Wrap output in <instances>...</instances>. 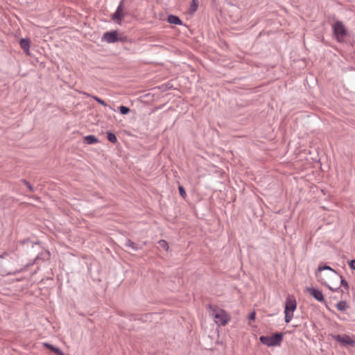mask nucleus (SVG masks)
<instances>
[{
  "label": "nucleus",
  "mask_w": 355,
  "mask_h": 355,
  "mask_svg": "<svg viewBox=\"0 0 355 355\" xmlns=\"http://www.w3.org/2000/svg\"><path fill=\"white\" fill-rule=\"evenodd\" d=\"M306 291L311 295L313 298H315L318 302H324V297L322 291L318 288L314 287H306Z\"/></svg>",
  "instance_id": "9"
},
{
  "label": "nucleus",
  "mask_w": 355,
  "mask_h": 355,
  "mask_svg": "<svg viewBox=\"0 0 355 355\" xmlns=\"http://www.w3.org/2000/svg\"><path fill=\"white\" fill-rule=\"evenodd\" d=\"M334 278H336L337 280L338 279H340V284H337V285H339L340 286H343V287H345V288L347 291H348L349 284H348L347 282L343 277V276L341 275H340L338 273V275H337V277H335Z\"/></svg>",
  "instance_id": "14"
},
{
  "label": "nucleus",
  "mask_w": 355,
  "mask_h": 355,
  "mask_svg": "<svg viewBox=\"0 0 355 355\" xmlns=\"http://www.w3.org/2000/svg\"><path fill=\"white\" fill-rule=\"evenodd\" d=\"M208 307L211 311V315L215 318L216 323L225 326L230 321V315L223 309H217L211 304H209Z\"/></svg>",
  "instance_id": "1"
},
{
  "label": "nucleus",
  "mask_w": 355,
  "mask_h": 355,
  "mask_svg": "<svg viewBox=\"0 0 355 355\" xmlns=\"http://www.w3.org/2000/svg\"><path fill=\"white\" fill-rule=\"evenodd\" d=\"M21 182L28 187L31 192H34L35 189L26 180L22 179Z\"/></svg>",
  "instance_id": "20"
},
{
  "label": "nucleus",
  "mask_w": 355,
  "mask_h": 355,
  "mask_svg": "<svg viewBox=\"0 0 355 355\" xmlns=\"http://www.w3.org/2000/svg\"><path fill=\"white\" fill-rule=\"evenodd\" d=\"M30 44V40L28 38H21L19 41L21 48L26 53L29 51Z\"/></svg>",
  "instance_id": "12"
},
{
  "label": "nucleus",
  "mask_w": 355,
  "mask_h": 355,
  "mask_svg": "<svg viewBox=\"0 0 355 355\" xmlns=\"http://www.w3.org/2000/svg\"><path fill=\"white\" fill-rule=\"evenodd\" d=\"M35 245H40V243H39V242H37V243H35Z\"/></svg>",
  "instance_id": "31"
},
{
  "label": "nucleus",
  "mask_w": 355,
  "mask_h": 355,
  "mask_svg": "<svg viewBox=\"0 0 355 355\" xmlns=\"http://www.w3.org/2000/svg\"><path fill=\"white\" fill-rule=\"evenodd\" d=\"M124 246L128 248H131L133 251H137L141 249V247L134 243L130 239H125Z\"/></svg>",
  "instance_id": "11"
},
{
  "label": "nucleus",
  "mask_w": 355,
  "mask_h": 355,
  "mask_svg": "<svg viewBox=\"0 0 355 355\" xmlns=\"http://www.w3.org/2000/svg\"><path fill=\"white\" fill-rule=\"evenodd\" d=\"M128 15V12H126L125 10H124V17Z\"/></svg>",
  "instance_id": "30"
},
{
  "label": "nucleus",
  "mask_w": 355,
  "mask_h": 355,
  "mask_svg": "<svg viewBox=\"0 0 355 355\" xmlns=\"http://www.w3.org/2000/svg\"><path fill=\"white\" fill-rule=\"evenodd\" d=\"M124 1H121L116 11L112 15L111 19L118 24H121V21L124 17Z\"/></svg>",
  "instance_id": "6"
},
{
  "label": "nucleus",
  "mask_w": 355,
  "mask_h": 355,
  "mask_svg": "<svg viewBox=\"0 0 355 355\" xmlns=\"http://www.w3.org/2000/svg\"><path fill=\"white\" fill-rule=\"evenodd\" d=\"M297 302L293 295H288L285 302L284 314L285 322L288 323L293 317V312L296 309Z\"/></svg>",
  "instance_id": "3"
},
{
  "label": "nucleus",
  "mask_w": 355,
  "mask_h": 355,
  "mask_svg": "<svg viewBox=\"0 0 355 355\" xmlns=\"http://www.w3.org/2000/svg\"><path fill=\"white\" fill-rule=\"evenodd\" d=\"M348 307L349 306H348L346 301H340L336 304V308L338 309V311H346Z\"/></svg>",
  "instance_id": "15"
},
{
  "label": "nucleus",
  "mask_w": 355,
  "mask_h": 355,
  "mask_svg": "<svg viewBox=\"0 0 355 355\" xmlns=\"http://www.w3.org/2000/svg\"><path fill=\"white\" fill-rule=\"evenodd\" d=\"M102 40L107 43H115L117 42H125L128 41L127 36H123L119 31H111L105 32L102 37Z\"/></svg>",
  "instance_id": "4"
},
{
  "label": "nucleus",
  "mask_w": 355,
  "mask_h": 355,
  "mask_svg": "<svg viewBox=\"0 0 355 355\" xmlns=\"http://www.w3.org/2000/svg\"><path fill=\"white\" fill-rule=\"evenodd\" d=\"M331 336L334 340L337 341L338 343H340L343 345H349L352 347H355V340L352 339L347 335L341 336L339 334H331Z\"/></svg>",
  "instance_id": "7"
},
{
  "label": "nucleus",
  "mask_w": 355,
  "mask_h": 355,
  "mask_svg": "<svg viewBox=\"0 0 355 355\" xmlns=\"http://www.w3.org/2000/svg\"><path fill=\"white\" fill-rule=\"evenodd\" d=\"M330 270L332 272V274L329 275V277L331 278H334L335 277H337V275H338V272L337 271H336L335 270H334L332 268H331L329 266H328L327 264H324L323 266L320 265L318 267L317 270L315 271V276L318 278V280L321 283H322L323 279L320 276V272L322 270Z\"/></svg>",
  "instance_id": "8"
},
{
  "label": "nucleus",
  "mask_w": 355,
  "mask_h": 355,
  "mask_svg": "<svg viewBox=\"0 0 355 355\" xmlns=\"http://www.w3.org/2000/svg\"><path fill=\"white\" fill-rule=\"evenodd\" d=\"M159 245L160 248L164 249L165 250H168V243L165 240H160L159 242Z\"/></svg>",
  "instance_id": "19"
},
{
  "label": "nucleus",
  "mask_w": 355,
  "mask_h": 355,
  "mask_svg": "<svg viewBox=\"0 0 355 355\" xmlns=\"http://www.w3.org/2000/svg\"><path fill=\"white\" fill-rule=\"evenodd\" d=\"M7 255H8V254L5 252V253H3V254H1V255H0V259H1V258H3V257H5V256H7Z\"/></svg>",
  "instance_id": "28"
},
{
  "label": "nucleus",
  "mask_w": 355,
  "mask_h": 355,
  "mask_svg": "<svg viewBox=\"0 0 355 355\" xmlns=\"http://www.w3.org/2000/svg\"><path fill=\"white\" fill-rule=\"evenodd\" d=\"M20 243L21 245H27L28 246L31 245V247L34 245V243L29 239L22 240L20 241Z\"/></svg>",
  "instance_id": "25"
},
{
  "label": "nucleus",
  "mask_w": 355,
  "mask_h": 355,
  "mask_svg": "<svg viewBox=\"0 0 355 355\" xmlns=\"http://www.w3.org/2000/svg\"><path fill=\"white\" fill-rule=\"evenodd\" d=\"M333 33L338 42H342L343 38L347 35V31L340 21H336L333 24Z\"/></svg>",
  "instance_id": "5"
},
{
  "label": "nucleus",
  "mask_w": 355,
  "mask_h": 355,
  "mask_svg": "<svg viewBox=\"0 0 355 355\" xmlns=\"http://www.w3.org/2000/svg\"><path fill=\"white\" fill-rule=\"evenodd\" d=\"M255 318H256V312H255V311H253L250 313V314L248 316V319L250 321H252V320H254Z\"/></svg>",
  "instance_id": "26"
},
{
  "label": "nucleus",
  "mask_w": 355,
  "mask_h": 355,
  "mask_svg": "<svg viewBox=\"0 0 355 355\" xmlns=\"http://www.w3.org/2000/svg\"><path fill=\"white\" fill-rule=\"evenodd\" d=\"M92 98L99 104L103 105V106H107V103L103 101V99L100 98L98 96H93Z\"/></svg>",
  "instance_id": "23"
},
{
  "label": "nucleus",
  "mask_w": 355,
  "mask_h": 355,
  "mask_svg": "<svg viewBox=\"0 0 355 355\" xmlns=\"http://www.w3.org/2000/svg\"><path fill=\"white\" fill-rule=\"evenodd\" d=\"M49 252L46 251L44 252L40 253L35 259V261L37 262L40 259L45 260L49 257Z\"/></svg>",
  "instance_id": "16"
},
{
  "label": "nucleus",
  "mask_w": 355,
  "mask_h": 355,
  "mask_svg": "<svg viewBox=\"0 0 355 355\" xmlns=\"http://www.w3.org/2000/svg\"><path fill=\"white\" fill-rule=\"evenodd\" d=\"M83 142L87 144H94L98 142V139L96 136L90 135L83 138Z\"/></svg>",
  "instance_id": "13"
},
{
  "label": "nucleus",
  "mask_w": 355,
  "mask_h": 355,
  "mask_svg": "<svg viewBox=\"0 0 355 355\" xmlns=\"http://www.w3.org/2000/svg\"><path fill=\"white\" fill-rule=\"evenodd\" d=\"M198 6V3L197 0H192V3L191 4V8H190L191 12H195L197 10Z\"/></svg>",
  "instance_id": "21"
},
{
  "label": "nucleus",
  "mask_w": 355,
  "mask_h": 355,
  "mask_svg": "<svg viewBox=\"0 0 355 355\" xmlns=\"http://www.w3.org/2000/svg\"><path fill=\"white\" fill-rule=\"evenodd\" d=\"M107 139L112 144H116L117 142V138L114 133L111 132H107Z\"/></svg>",
  "instance_id": "17"
},
{
  "label": "nucleus",
  "mask_w": 355,
  "mask_h": 355,
  "mask_svg": "<svg viewBox=\"0 0 355 355\" xmlns=\"http://www.w3.org/2000/svg\"><path fill=\"white\" fill-rule=\"evenodd\" d=\"M349 267L355 270V259H352L349 261Z\"/></svg>",
  "instance_id": "27"
},
{
  "label": "nucleus",
  "mask_w": 355,
  "mask_h": 355,
  "mask_svg": "<svg viewBox=\"0 0 355 355\" xmlns=\"http://www.w3.org/2000/svg\"><path fill=\"white\" fill-rule=\"evenodd\" d=\"M284 334L282 332H275L272 336H261L260 342L268 347H274L280 345L283 340Z\"/></svg>",
  "instance_id": "2"
},
{
  "label": "nucleus",
  "mask_w": 355,
  "mask_h": 355,
  "mask_svg": "<svg viewBox=\"0 0 355 355\" xmlns=\"http://www.w3.org/2000/svg\"><path fill=\"white\" fill-rule=\"evenodd\" d=\"M119 112L121 114L125 115L130 113V109L125 105H121L119 107Z\"/></svg>",
  "instance_id": "18"
},
{
  "label": "nucleus",
  "mask_w": 355,
  "mask_h": 355,
  "mask_svg": "<svg viewBox=\"0 0 355 355\" xmlns=\"http://www.w3.org/2000/svg\"><path fill=\"white\" fill-rule=\"evenodd\" d=\"M324 285H325L326 286H327V288L332 291H338L340 290V286L339 285H336V287L335 288H333L331 286H330L329 285H328L326 282H323L322 281V283Z\"/></svg>",
  "instance_id": "24"
},
{
  "label": "nucleus",
  "mask_w": 355,
  "mask_h": 355,
  "mask_svg": "<svg viewBox=\"0 0 355 355\" xmlns=\"http://www.w3.org/2000/svg\"><path fill=\"white\" fill-rule=\"evenodd\" d=\"M178 191H179V193H180V195L183 198H185L186 196H187V193H186V191L184 189V188L181 186V185H179L178 187Z\"/></svg>",
  "instance_id": "22"
},
{
  "label": "nucleus",
  "mask_w": 355,
  "mask_h": 355,
  "mask_svg": "<svg viewBox=\"0 0 355 355\" xmlns=\"http://www.w3.org/2000/svg\"><path fill=\"white\" fill-rule=\"evenodd\" d=\"M167 21L171 24L182 25L183 22L180 18L174 15H169L167 17Z\"/></svg>",
  "instance_id": "10"
},
{
  "label": "nucleus",
  "mask_w": 355,
  "mask_h": 355,
  "mask_svg": "<svg viewBox=\"0 0 355 355\" xmlns=\"http://www.w3.org/2000/svg\"><path fill=\"white\" fill-rule=\"evenodd\" d=\"M3 272V269L0 267V274H2Z\"/></svg>",
  "instance_id": "29"
}]
</instances>
